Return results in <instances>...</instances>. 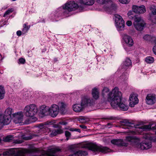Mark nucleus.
Instances as JSON below:
<instances>
[{
    "instance_id": "f257e3e1",
    "label": "nucleus",
    "mask_w": 156,
    "mask_h": 156,
    "mask_svg": "<svg viewBox=\"0 0 156 156\" xmlns=\"http://www.w3.org/2000/svg\"><path fill=\"white\" fill-rule=\"evenodd\" d=\"M120 92L117 87H115L111 91L107 87H104L102 90L101 95L102 98L105 101H108L110 102V104H113L114 101H113L115 98V100H119V97L117 95H121Z\"/></svg>"
},
{
    "instance_id": "f03ea898",
    "label": "nucleus",
    "mask_w": 156,
    "mask_h": 156,
    "mask_svg": "<svg viewBox=\"0 0 156 156\" xmlns=\"http://www.w3.org/2000/svg\"><path fill=\"white\" fill-rule=\"evenodd\" d=\"M145 11L146 10H130L128 13V16L130 18H134V26L135 28L139 31H141L143 30L145 23L140 17H136L135 14H142L145 12Z\"/></svg>"
},
{
    "instance_id": "7ed1b4c3",
    "label": "nucleus",
    "mask_w": 156,
    "mask_h": 156,
    "mask_svg": "<svg viewBox=\"0 0 156 156\" xmlns=\"http://www.w3.org/2000/svg\"><path fill=\"white\" fill-rule=\"evenodd\" d=\"M126 140L129 142L133 146L141 150H147L152 147L150 142L143 141L139 143L140 139L134 136H128L126 137Z\"/></svg>"
},
{
    "instance_id": "20e7f679",
    "label": "nucleus",
    "mask_w": 156,
    "mask_h": 156,
    "mask_svg": "<svg viewBox=\"0 0 156 156\" xmlns=\"http://www.w3.org/2000/svg\"><path fill=\"white\" fill-rule=\"evenodd\" d=\"M38 112L37 108L34 104H30L26 106L23 110V112L26 116L30 117L28 122H25L26 124H29L35 122L37 120V118L34 117Z\"/></svg>"
},
{
    "instance_id": "39448f33",
    "label": "nucleus",
    "mask_w": 156,
    "mask_h": 156,
    "mask_svg": "<svg viewBox=\"0 0 156 156\" xmlns=\"http://www.w3.org/2000/svg\"><path fill=\"white\" fill-rule=\"evenodd\" d=\"M13 112V110L9 107L6 108L4 115L0 114V129L3 128L4 125L9 124L11 120V115Z\"/></svg>"
},
{
    "instance_id": "423d86ee",
    "label": "nucleus",
    "mask_w": 156,
    "mask_h": 156,
    "mask_svg": "<svg viewBox=\"0 0 156 156\" xmlns=\"http://www.w3.org/2000/svg\"><path fill=\"white\" fill-rule=\"evenodd\" d=\"M84 147L94 152H101L106 153L110 152L111 151V150L107 147H103L95 143H92L87 144L85 145Z\"/></svg>"
},
{
    "instance_id": "0eeeda50",
    "label": "nucleus",
    "mask_w": 156,
    "mask_h": 156,
    "mask_svg": "<svg viewBox=\"0 0 156 156\" xmlns=\"http://www.w3.org/2000/svg\"><path fill=\"white\" fill-rule=\"evenodd\" d=\"M106 13L113 14L115 18V25L118 31L123 30L124 27V21L122 17L118 14H114L115 10H105Z\"/></svg>"
},
{
    "instance_id": "6e6552de",
    "label": "nucleus",
    "mask_w": 156,
    "mask_h": 156,
    "mask_svg": "<svg viewBox=\"0 0 156 156\" xmlns=\"http://www.w3.org/2000/svg\"><path fill=\"white\" fill-rule=\"evenodd\" d=\"M121 95H117L119 97V100L115 101L116 98H115L113 101H114V103L110 104L112 107L114 108H115L117 107H119L121 110L123 111H126L128 109V106L125 103H124L122 101V93L120 92Z\"/></svg>"
},
{
    "instance_id": "1a4fd4ad",
    "label": "nucleus",
    "mask_w": 156,
    "mask_h": 156,
    "mask_svg": "<svg viewBox=\"0 0 156 156\" xmlns=\"http://www.w3.org/2000/svg\"><path fill=\"white\" fill-rule=\"evenodd\" d=\"M38 150L35 148L29 149L21 148L18 150L16 153L17 156H25L27 153H32L38 152Z\"/></svg>"
},
{
    "instance_id": "9d476101",
    "label": "nucleus",
    "mask_w": 156,
    "mask_h": 156,
    "mask_svg": "<svg viewBox=\"0 0 156 156\" xmlns=\"http://www.w3.org/2000/svg\"><path fill=\"white\" fill-rule=\"evenodd\" d=\"M94 103L93 99L87 96H83L82 98L81 104L83 108L93 105Z\"/></svg>"
},
{
    "instance_id": "9b49d317",
    "label": "nucleus",
    "mask_w": 156,
    "mask_h": 156,
    "mask_svg": "<svg viewBox=\"0 0 156 156\" xmlns=\"http://www.w3.org/2000/svg\"><path fill=\"white\" fill-rule=\"evenodd\" d=\"M62 8L66 10H72L73 9H80L81 7L74 1H70L66 2L64 5H63Z\"/></svg>"
},
{
    "instance_id": "f8f14e48",
    "label": "nucleus",
    "mask_w": 156,
    "mask_h": 156,
    "mask_svg": "<svg viewBox=\"0 0 156 156\" xmlns=\"http://www.w3.org/2000/svg\"><path fill=\"white\" fill-rule=\"evenodd\" d=\"M60 151V149L58 148H53L49 149L46 151H45L42 154L38 156L37 155H30L29 156H56L55 153Z\"/></svg>"
},
{
    "instance_id": "ddd939ff",
    "label": "nucleus",
    "mask_w": 156,
    "mask_h": 156,
    "mask_svg": "<svg viewBox=\"0 0 156 156\" xmlns=\"http://www.w3.org/2000/svg\"><path fill=\"white\" fill-rule=\"evenodd\" d=\"M49 113L53 117H55L58 113L59 107L56 104H53L50 107H49Z\"/></svg>"
},
{
    "instance_id": "4468645a",
    "label": "nucleus",
    "mask_w": 156,
    "mask_h": 156,
    "mask_svg": "<svg viewBox=\"0 0 156 156\" xmlns=\"http://www.w3.org/2000/svg\"><path fill=\"white\" fill-rule=\"evenodd\" d=\"M68 149L71 150L73 153L69 155V156H86L88 154L87 152L84 151L74 150L72 146H69L68 147Z\"/></svg>"
},
{
    "instance_id": "2eb2a0df",
    "label": "nucleus",
    "mask_w": 156,
    "mask_h": 156,
    "mask_svg": "<svg viewBox=\"0 0 156 156\" xmlns=\"http://www.w3.org/2000/svg\"><path fill=\"white\" fill-rule=\"evenodd\" d=\"M13 121L16 124L21 123L23 120V115L22 112L15 113L12 115Z\"/></svg>"
},
{
    "instance_id": "dca6fc26",
    "label": "nucleus",
    "mask_w": 156,
    "mask_h": 156,
    "mask_svg": "<svg viewBox=\"0 0 156 156\" xmlns=\"http://www.w3.org/2000/svg\"><path fill=\"white\" fill-rule=\"evenodd\" d=\"M138 95L136 94H132L130 95L129 98V106L133 107L135 105L138 103V99L137 98Z\"/></svg>"
},
{
    "instance_id": "f3484780",
    "label": "nucleus",
    "mask_w": 156,
    "mask_h": 156,
    "mask_svg": "<svg viewBox=\"0 0 156 156\" xmlns=\"http://www.w3.org/2000/svg\"><path fill=\"white\" fill-rule=\"evenodd\" d=\"M127 142L130 143L126 140V138L124 140L122 139H114L111 141V143L115 145L118 146H127L128 145Z\"/></svg>"
},
{
    "instance_id": "a211bd4d",
    "label": "nucleus",
    "mask_w": 156,
    "mask_h": 156,
    "mask_svg": "<svg viewBox=\"0 0 156 156\" xmlns=\"http://www.w3.org/2000/svg\"><path fill=\"white\" fill-rule=\"evenodd\" d=\"M50 123H48L47 122H45L44 123H41L38 125V127L40 129H43V131L47 134L51 131V130L49 127L51 126Z\"/></svg>"
},
{
    "instance_id": "6ab92c4d",
    "label": "nucleus",
    "mask_w": 156,
    "mask_h": 156,
    "mask_svg": "<svg viewBox=\"0 0 156 156\" xmlns=\"http://www.w3.org/2000/svg\"><path fill=\"white\" fill-rule=\"evenodd\" d=\"M156 102V97L155 95L148 94L146 97V103L150 105H153Z\"/></svg>"
},
{
    "instance_id": "aec40b11",
    "label": "nucleus",
    "mask_w": 156,
    "mask_h": 156,
    "mask_svg": "<svg viewBox=\"0 0 156 156\" xmlns=\"http://www.w3.org/2000/svg\"><path fill=\"white\" fill-rule=\"evenodd\" d=\"M124 42L126 45L132 46L133 44V41L132 38L127 35H124L123 37Z\"/></svg>"
},
{
    "instance_id": "412c9836",
    "label": "nucleus",
    "mask_w": 156,
    "mask_h": 156,
    "mask_svg": "<svg viewBox=\"0 0 156 156\" xmlns=\"http://www.w3.org/2000/svg\"><path fill=\"white\" fill-rule=\"evenodd\" d=\"M144 39L146 41L155 42L156 41V37L153 35L146 34L143 37Z\"/></svg>"
},
{
    "instance_id": "4be33fe9",
    "label": "nucleus",
    "mask_w": 156,
    "mask_h": 156,
    "mask_svg": "<svg viewBox=\"0 0 156 156\" xmlns=\"http://www.w3.org/2000/svg\"><path fill=\"white\" fill-rule=\"evenodd\" d=\"M92 95L94 99L97 100L99 97V91L98 89L96 88H93L92 90Z\"/></svg>"
},
{
    "instance_id": "5701e85b",
    "label": "nucleus",
    "mask_w": 156,
    "mask_h": 156,
    "mask_svg": "<svg viewBox=\"0 0 156 156\" xmlns=\"http://www.w3.org/2000/svg\"><path fill=\"white\" fill-rule=\"evenodd\" d=\"M131 65L132 62L131 60L128 58H127L122 64V66L123 69H126L131 66Z\"/></svg>"
},
{
    "instance_id": "b1692460",
    "label": "nucleus",
    "mask_w": 156,
    "mask_h": 156,
    "mask_svg": "<svg viewBox=\"0 0 156 156\" xmlns=\"http://www.w3.org/2000/svg\"><path fill=\"white\" fill-rule=\"evenodd\" d=\"M120 124L122 126H127L129 127L128 129H129L130 127H133L134 126V124L131 122L127 120H125L120 122Z\"/></svg>"
},
{
    "instance_id": "393cba45",
    "label": "nucleus",
    "mask_w": 156,
    "mask_h": 156,
    "mask_svg": "<svg viewBox=\"0 0 156 156\" xmlns=\"http://www.w3.org/2000/svg\"><path fill=\"white\" fill-rule=\"evenodd\" d=\"M152 13L150 15V20L152 24H156V16H154L156 15V10H152Z\"/></svg>"
},
{
    "instance_id": "a878e982",
    "label": "nucleus",
    "mask_w": 156,
    "mask_h": 156,
    "mask_svg": "<svg viewBox=\"0 0 156 156\" xmlns=\"http://www.w3.org/2000/svg\"><path fill=\"white\" fill-rule=\"evenodd\" d=\"M94 0H80V2L81 4L91 5L94 3Z\"/></svg>"
},
{
    "instance_id": "bb28decb",
    "label": "nucleus",
    "mask_w": 156,
    "mask_h": 156,
    "mask_svg": "<svg viewBox=\"0 0 156 156\" xmlns=\"http://www.w3.org/2000/svg\"><path fill=\"white\" fill-rule=\"evenodd\" d=\"M49 107L44 105L41 106L40 108V112L43 115L48 112L49 113Z\"/></svg>"
},
{
    "instance_id": "cd10ccee",
    "label": "nucleus",
    "mask_w": 156,
    "mask_h": 156,
    "mask_svg": "<svg viewBox=\"0 0 156 156\" xmlns=\"http://www.w3.org/2000/svg\"><path fill=\"white\" fill-rule=\"evenodd\" d=\"M73 110L76 112H80L81 111L83 108L81 104H76L74 105L73 106Z\"/></svg>"
},
{
    "instance_id": "c85d7f7f",
    "label": "nucleus",
    "mask_w": 156,
    "mask_h": 156,
    "mask_svg": "<svg viewBox=\"0 0 156 156\" xmlns=\"http://www.w3.org/2000/svg\"><path fill=\"white\" fill-rule=\"evenodd\" d=\"M23 28L22 30V34H25L27 33L30 27V25H27V23L24 24L23 26Z\"/></svg>"
},
{
    "instance_id": "c756f323",
    "label": "nucleus",
    "mask_w": 156,
    "mask_h": 156,
    "mask_svg": "<svg viewBox=\"0 0 156 156\" xmlns=\"http://www.w3.org/2000/svg\"><path fill=\"white\" fill-rule=\"evenodd\" d=\"M5 93V90L4 87L2 86H0V100L4 98Z\"/></svg>"
},
{
    "instance_id": "7c9ffc66",
    "label": "nucleus",
    "mask_w": 156,
    "mask_h": 156,
    "mask_svg": "<svg viewBox=\"0 0 156 156\" xmlns=\"http://www.w3.org/2000/svg\"><path fill=\"white\" fill-rule=\"evenodd\" d=\"M16 153V151L14 148H11L9 149L8 151L3 153L4 155H11L15 154Z\"/></svg>"
},
{
    "instance_id": "2f4dec72",
    "label": "nucleus",
    "mask_w": 156,
    "mask_h": 156,
    "mask_svg": "<svg viewBox=\"0 0 156 156\" xmlns=\"http://www.w3.org/2000/svg\"><path fill=\"white\" fill-rule=\"evenodd\" d=\"M151 124L148 125H145L142 126L137 129V130H138L139 129H141L142 131H146L151 129Z\"/></svg>"
},
{
    "instance_id": "473e14b6",
    "label": "nucleus",
    "mask_w": 156,
    "mask_h": 156,
    "mask_svg": "<svg viewBox=\"0 0 156 156\" xmlns=\"http://www.w3.org/2000/svg\"><path fill=\"white\" fill-rule=\"evenodd\" d=\"M133 10H145V7L144 5L140 6H138L136 5H133L132 6Z\"/></svg>"
},
{
    "instance_id": "72a5a7b5",
    "label": "nucleus",
    "mask_w": 156,
    "mask_h": 156,
    "mask_svg": "<svg viewBox=\"0 0 156 156\" xmlns=\"http://www.w3.org/2000/svg\"><path fill=\"white\" fill-rule=\"evenodd\" d=\"M14 138L13 136L10 135L5 137L3 138V140L5 142H8L12 140Z\"/></svg>"
},
{
    "instance_id": "f704fd0d",
    "label": "nucleus",
    "mask_w": 156,
    "mask_h": 156,
    "mask_svg": "<svg viewBox=\"0 0 156 156\" xmlns=\"http://www.w3.org/2000/svg\"><path fill=\"white\" fill-rule=\"evenodd\" d=\"M145 61L148 63H152L154 61V58L151 56H147L145 58Z\"/></svg>"
},
{
    "instance_id": "c9c22d12",
    "label": "nucleus",
    "mask_w": 156,
    "mask_h": 156,
    "mask_svg": "<svg viewBox=\"0 0 156 156\" xmlns=\"http://www.w3.org/2000/svg\"><path fill=\"white\" fill-rule=\"evenodd\" d=\"M96 2L101 5L105 4L106 2H110L111 0H96Z\"/></svg>"
},
{
    "instance_id": "e433bc0d",
    "label": "nucleus",
    "mask_w": 156,
    "mask_h": 156,
    "mask_svg": "<svg viewBox=\"0 0 156 156\" xmlns=\"http://www.w3.org/2000/svg\"><path fill=\"white\" fill-rule=\"evenodd\" d=\"M58 107L59 106L61 110H63L65 107V105L62 102H60L58 104Z\"/></svg>"
},
{
    "instance_id": "4c0bfd02",
    "label": "nucleus",
    "mask_w": 156,
    "mask_h": 156,
    "mask_svg": "<svg viewBox=\"0 0 156 156\" xmlns=\"http://www.w3.org/2000/svg\"><path fill=\"white\" fill-rule=\"evenodd\" d=\"M65 135L66 138V140H68L71 136V133L68 131H66L65 132Z\"/></svg>"
},
{
    "instance_id": "58836bf2",
    "label": "nucleus",
    "mask_w": 156,
    "mask_h": 156,
    "mask_svg": "<svg viewBox=\"0 0 156 156\" xmlns=\"http://www.w3.org/2000/svg\"><path fill=\"white\" fill-rule=\"evenodd\" d=\"M57 135V133L56 132V129H54L52 130V132L50 134L51 137H53V136H55Z\"/></svg>"
},
{
    "instance_id": "ea45409f",
    "label": "nucleus",
    "mask_w": 156,
    "mask_h": 156,
    "mask_svg": "<svg viewBox=\"0 0 156 156\" xmlns=\"http://www.w3.org/2000/svg\"><path fill=\"white\" fill-rule=\"evenodd\" d=\"M69 130L71 131H77L79 133L81 132V131L80 129L76 128H70L69 129Z\"/></svg>"
},
{
    "instance_id": "a19ab883",
    "label": "nucleus",
    "mask_w": 156,
    "mask_h": 156,
    "mask_svg": "<svg viewBox=\"0 0 156 156\" xmlns=\"http://www.w3.org/2000/svg\"><path fill=\"white\" fill-rule=\"evenodd\" d=\"M117 9V5L115 4H112L110 6V9L111 10H115Z\"/></svg>"
},
{
    "instance_id": "79ce46f5",
    "label": "nucleus",
    "mask_w": 156,
    "mask_h": 156,
    "mask_svg": "<svg viewBox=\"0 0 156 156\" xmlns=\"http://www.w3.org/2000/svg\"><path fill=\"white\" fill-rule=\"evenodd\" d=\"M131 47L126 45V46L124 47V48L127 52H128L132 50Z\"/></svg>"
},
{
    "instance_id": "37998d69",
    "label": "nucleus",
    "mask_w": 156,
    "mask_h": 156,
    "mask_svg": "<svg viewBox=\"0 0 156 156\" xmlns=\"http://www.w3.org/2000/svg\"><path fill=\"white\" fill-rule=\"evenodd\" d=\"M57 133V134H61L63 133V131L62 129L60 128L56 129Z\"/></svg>"
},
{
    "instance_id": "c03bdc74",
    "label": "nucleus",
    "mask_w": 156,
    "mask_h": 156,
    "mask_svg": "<svg viewBox=\"0 0 156 156\" xmlns=\"http://www.w3.org/2000/svg\"><path fill=\"white\" fill-rule=\"evenodd\" d=\"M12 12V10H7L4 13L3 16L5 17L7 15L9 14Z\"/></svg>"
},
{
    "instance_id": "a18cd8bd",
    "label": "nucleus",
    "mask_w": 156,
    "mask_h": 156,
    "mask_svg": "<svg viewBox=\"0 0 156 156\" xmlns=\"http://www.w3.org/2000/svg\"><path fill=\"white\" fill-rule=\"evenodd\" d=\"M119 2L123 4H127L128 3V0H119Z\"/></svg>"
},
{
    "instance_id": "49530a36",
    "label": "nucleus",
    "mask_w": 156,
    "mask_h": 156,
    "mask_svg": "<svg viewBox=\"0 0 156 156\" xmlns=\"http://www.w3.org/2000/svg\"><path fill=\"white\" fill-rule=\"evenodd\" d=\"M19 61L20 63L24 64L25 62V60L23 58H20L19 59Z\"/></svg>"
},
{
    "instance_id": "de8ad7c7",
    "label": "nucleus",
    "mask_w": 156,
    "mask_h": 156,
    "mask_svg": "<svg viewBox=\"0 0 156 156\" xmlns=\"http://www.w3.org/2000/svg\"><path fill=\"white\" fill-rule=\"evenodd\" d=\"M112 123H108L106 126V127L107 128H110L112 126Z\"/></svg>"
},
{
    "instance_id": "09e8293b",
    "label": "nucleus",
    "mask_w": 156,
    "mask_h": 156,
    "mask_svg": "<svg viewBox=\"0 0 156 156\" xmlns=\"http://www.w3.org/2000/svg\"><path fill=\"white\" fill-rule=\"evenodd\" d=\"M126 24L128 26H130L132 25V23L130 21H128L126 23Z\"/></svg>"
},
{
    "instance_id": "8fccbe9b",
    "label": "nucleus",
    "mask_w": 156,
    "mask_h": 156,
    "mask_svg": "<svg viewBox=\"0 0 156 156\" xmlns=\"http://www.w3.org/2000/svg\"><path fill=\"white\" fill-rule=\"evenodd\" d=\"M153 51L154 54L156 55V44L153 48Z\"/></svg>"
},
{
    "instance_id": "3c124183",
    "label": "nucleus",
    "mask_w": 156,
    "mask_h": 156,
    "mask_svg": "<svg viewBox=\"0 0 156 156\" xmlns=\"http://www.w3.org/2000/svg\"><path fill=\"white\" fill-rule=\"evenodd\" d=\"M16 34L18 36H21L22 34V31L21 32L20 30L17 31L16 32Z\"/></svg>"
},
{
    "instance_id": "603ef678",
    "label": "nucleus",
    "mask_w": 156,
    "mask_h": 156,
    "mask_svg": "<svg viewBox=\"0 0 156 156\" xmlns=\"http://www.w3.org/2000/svg\"><path fill=\"white\" fill-rule=\"evenodd\" d=\"M60 124L63 125H66L67 124V122H60L59 123Z\"/></svg>"
},
{
    "instance_id": "864d4df0",
    "label": "nucleus",
    "mask_w": 156,
    "mask_h": 156,
    "mask_svg": "<svg viewBox=\"0 0 156 156\" xmlns=\"http://www.w3.org/2000/svg\"><path fill=\"white\" fill-rule=\"evenodd\" d=\"M80 127L83 129H86L87 128V126L83 125H80Z\"/></svg>"
},
{
    "instance_id": "5fc2aeb1",
    "label": "nucleus",
    "mask_w": 156,
    "mask_h": 156,
    "mask_svg": "<svg viewBox=\"0 0 156 156\" xmlns=\"http://www.w3.org/2000/svg\"><path fill=\"white\" fill-rule=\"evenodd\" d=\"M126 132L127 133H131L133 134L134 133V132L132 130H129L128 131Z\"/></svg>"
},
{
    "instance_id": "6e6d98bb",
    "label": "nucleus",
    "mask_w": 156,
    "mask_h": 156,
    "mask_svg": "<svg viewBox=\"0 0 156 156\" xmlns=\"http://www.w3.org/2000/svg\"><path fill=\"white\" fill-rule=\"evenodd\" d=\"M23 142V141L22 140H17L16 141V143L17 144H20L22 143Z\"/></svg>"
},
{
    "instance_id": "4d7b16f0",
    "label": "nucleus",
    "mask_w": 156,
    "mask_h": 156,
    "mask_svg": "<svg viewBox=\"0 0 156 156\" xmlns=\"http://www.w3.org/2000/svg\"><path fill=\"white\" fill-rule=\"evenodd\" d=\"M73 11V10H66V11L65 12V13H71L72 11Z\"/></svg>"
},
{
    "instance_id": "13d9d810",
    "label": "nucleus",
    "mask_w": 156,
    "mask_h": 156,
    "mask_svg": "<svg viewBox=\"0 0 156 156\" xmlns=\"http://www.w3.org/2000/svg\"><path fill=\"white\" fill-rule=\"evenodd\" d=\"M108 119H110V120L113 119V117H110L109 118H108Z\"/></svg>"
},
{
    "instance_id": "bf43d9fd",
    "label": "nucleus",
    "mask_w": 156,
    "mask_h": 156,
    "mask_svg": "<svg viewBox=\"0 0 156 156\" xmlns=\"http://www.w3.org/2000/svg\"><path fill=\"white\" fill-rule=\"evenodd\" d=\"M150 10H156V9H152L151 8H150Z\"/></svg>"
},
{
    "instance_id": "052dcab7",
    "label": "nucleus",
    "mask_w": 156,
    "mask_h": 156,
    "mask_svg": "<svg viewBox=\"0 0 156 156\" xmlns=\"http://www.w3.org/2000/svg\"><path fill=\"white\" fill-rule=\"evenodd\" d=\"M30 139V138L29 139V138H27L26 139L27 140H29V139Z\"/></svg>"
},
{
    "instance_id": "680f3d73",
    "label": "nucleus",
    "mask_w": 156,
    "mask_h": 156,
    "mask_svg": "<svg viewBox=\"0 0 156 156\" xmlns=\"http://www.w3.org/2000/svg\"><path fill=\"white\" fill-rule=\"evenodd\" d=\"M12 1H16V0H12Z\"/></svg>"
},
{
    "instance_id": "e2e57ef3",
    "label": "nucleus",
    "mask_w": 156,
    "mask_h": 156,
    "mask_svg": "<svg viewBox=\"0 0 156 156\" xmlns=\"http://www.w3.org/2000/svg\"><path fill=\"white\" fill-rule=\"evenodd\" d=\"M2 155V154H0V156H1Z\"/></svg>"
},
{
    "instance_id": "0e129e2a",
    "label": "nucleus",
    "mask_w": 156,
    "mask_h": 156,
    "mask_svg": "<svg viewBox=\"0 0 156 156\" xmlns=\"http://www.w3.org/2000/svg\"><path fill=\"white\" fill-rule=\"evenodd\" d=\"M1 55L0 54V57H1Z\"/></svg>"
},
{
    "instance_id": "69168bd1",
    "label": "nucleus",
    "mask_w": 156,
    "mask_h": 156,
    "mask_svg": "<svg viewBox=\"0 0 156 156\" xmlns=\"http://www.w3.org/2000/svg\"><path fill=\"white\" fill-rule=\"evenodd\" d=\"M155 126H156V125H155Z\"/></svg>"
}]
</instances>
